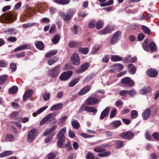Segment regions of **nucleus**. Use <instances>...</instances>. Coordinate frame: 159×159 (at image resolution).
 Returning <instances> with one entry per match:
<instances>
[{"label":"nucleus","instance_id":"obj_9","mask_svg":"<svg viewBox=\"0 0 159 159\" xmlns=\"http://www.w3.org/2000/svg\"><path fill=\"white\" fill-rule=\"evenodd\" d=\"M66 131V127H64L61 129L57 133V136L58 140H65V137L64 134Z\"/></svg>","mask_w":159,"mask_h":159},{"label":"nucleus","instance_id":"obj_38","mask_svg":"<svg viewBox=\"0 0 159 159\" xmlns=\"http://www.w3.org/2000/svg\"><path fill=\"white\" fill-rule=\"evenodd\" d=\"M142 29L143 30V32L145 33L148 34H150L151 30L147 26L145 25H142Z\"/></svg>","mask_w":159,"mask_h":159},{"label":"nucleus","instance_id":"obj_24","mask_svg":"<svg viewBox=\"0 0 159 159\" xmlns=\"http://www.w3.org/2000/svg\"><path fill=\"white\" fill-rule=\"evenodd\" d=\"M5 139L6 141L11 142L14 141V137L11 134H7L5 136Z\"/></svg>","mask_w":159,"mask_h":159},{"label":"nucleus","instance_id":"obj_63","mask_svg":"<svg viewBox=\"0 0 159 159\" xmlns=\"http://www.w3.org/2000/svg\"><path fill=\"white\" fill-rule=\"evenodd\" d=\"M56 29V27L55 25H52L49 30V33L50 34H52L55 32Z\"/></svg>","mask_w":159,"mask_h":159},{"label":"nucleus","instance_id":"obj_1","mask_svg":"<svg viewBox=\"0 0 159 159\" xmlns=\"http://www.w3.org/2000/svg\"><path fill=\"white\" fill-rule=\"evenodd\" d=\"M15 16L10 12H7L2 14L0 16V21L2 23H12L15 20Z\"/></svg>","mask_w":159,"mask_h":159},{"label":"nucleus","instance_id":"obj_31","mask_svg":"<svg viewBox=\"0 0 159 159\" xmlns=\"http://www.w3.org/2000/svg\"><path fill=\"white\" fill-rule=\"evenodd\" d=\"M13 153V152L11 151H6L0 154V157H2L11 155Z\"/></svg>","mask_w":159,"mask_h":159},{"label":"nucleus","instance_id":"obj_20","mask_svg":"<svg viewBox=\"0 0 159 159\" xmlns=\"http://www.w3.org/2000/svg\"><path fill=\"white\" fill-rule=\"evenodd\" d=\"M91 89L90 86H86L83 88L79 93V94L80 95H82L89 91Z\"/></svg>","mask_w":159,"mask_h":159},{"label":"nucleus","instance_id":"obj_15","mask_svg":"<svg viewBox=\"0 0 159 159\" xmlns=\"http://www.w3.org/2000/svg\"><path fill=\"white\" fill-rule=\"evenodd\" d=\"M52 113L48 114L41 120L40 123V125H43L48 120H50L52 119Z\"/></svg>","mask_w":159,"mask_h":159},{"label":"nucleus","instance_id":"obj_3","mask_svg":"<svg viewBox=\"0 0 159 159\" xmlns=\"http://www.w3.org/2000/svg\"><path fill=\"white\" fill-rule=\"evenodd\" d=\"M94 151L97 152H102L98 153V156L101 157H104L111 154V152L109 151L104 152L105 149L99 146L96 147L93 149Z\"/></svg>","mask_w":159,"mask_h":159},{"label":"nucleus","instance_id":"obj_25","mask_svg":"<svg viewBox=\"0 0 159 159\" xmlns=\"http://www.w3.org/2000/svg\"><path fill=\"white\" fill-rule=\"evenodd\" d=\"M128 68L130 73L134 74L135 73L136 69L133 64H129L128 66Z\"/></svg>","mask_w":159,"mask_h":159},{"label":"nucleus","instance_id":"obj_30","mask_svg":"<svg viewBox=\"0 0 159 159\" xmlns=\"http://www.w3.org/2000/svg\"><path fill=\"white\" fill-rule=\"evenodd\" d=\"M48 107V106H46L39 109L37 111L33 113V116L34 117L36 116L37 115L39 114L47 109Z\"/></svg>","mask_w":159,"mask_h":159},{"label":"nucleus","instance_id":"obj_5","mask_svg":"<svg viewBox=\"0 0 159 159\" xmlns=\"http://www.w3.org/2000/svg\"><path fill=\"white\" fill-rule=\"evenodd\" d=\"M121 82L125 86L130 87L134 85V82L129 77H126L122 79Z\"/></svg>","mask_w":159,"mask_h":159},{"label":"nucleus","instance_id":"obj_32","mask_svg":"<svg viewBox=\"0 0 159 159\" xmlns=\"http://www.w3.org/2000/svg\"><path fill=\"white\" fill-rule=\"evenodd\" d=\"M57 52V50H52L48 52L46 54V57L47 58H49L53 55H56Z\"/></svg>","mask_w":159,"mask_h":159},{"label":"nucleus","instance_id":"obj_41","mask_svg":"<svg viewBox=\"0 0 159 159\" xmlns=\"http://www.w3.org/2000/svg\"><path fill=\"white\" fill-rule=\"evenodd\" d=\"M121 33L120 31H118L115 33L113 37L114 38V39H115L118 41L120 38Z\"/></svg>","mask_w":159,"mask_h":159},{"label":"nucleus","instance_id":"obj_55","mask_svg":"<svg viewBox=\"0 0 159 159\" xmlns=\"http://www.w3.org/2000/svg\"><path fill=\"white\" fill-rule=\"evenodd\" d=\"M99 48V47L98 45L95 46L93 48L91 52L92 54L96 53Z\"/></svg>","mask_w":159,"mask_h":159},{"label":"nucleus","instance_id":"obj_46","mask_svg":"<svg viewBox=\"0 0 159 159\" xmlns=\"http://www.w3.org/2000/svg\"><path fill=\"white\" fill-rule=\"evenodd\" d=\"M50 94L49 93H45L43 95V98L44 100L45 101H48L50 97Z\"/></svg>","mask_w":159,"mask_h":159},{"label":"nucleus","instance_id":"obj_35","mask_svg":"<svg viewBox=\"0 0 159 159\" xmlns=\"http://www.w3.org/2000/svg\"><path fill=\"white\" fill-rule=\"evenodd\" d=\"M111 59L112 61H122V58L118 55L112 56L111 57Z\"/></svg>","mask_w":159,"mask_h":159},{"label":"nucleus","instance_id":"obj_7","mask_svg":"<svg viewBox=\"0 0 159 159\" xmlns=\"http://www.w3.org/2000/svg\"><path fill=\"white\" fill-rule=\"evenodd\" d=\"M37 136L36 130L33 129L28 133L27 137V140L29 142L33 141Z\"/></svg>","mask_w":159,"mask_h":159},{"label":"nucleus","instance_id":"obj_51","mask_svg":"<svg viewBox=\"0 0 159 159\" xmlns=\"http://www.w3.org/2000/svg\"><path fill=\"white\" fill-rule=\"evenodd\" d=\"M57 152H52L49 153L48 155V159H52L55 158L57 155Z\"/></svg>","mask_w":159,"mask_h":159},{"label":"nucleus","instance_id":"obj_37","mask_svg":"<svg viewBox=\"0 0 159 159\" xmlns=\"http://www.w3.org/2000/svg\"><path fill=\"white\" fill-rule=\"evenodd\" d=\"M79 79L78 78H75L73 79L69 83V85L70 87H73L79 81Z\"/></svg>","mask_w":159,"mask_h":159},{"label":"nucleus","instance_id":"obj_50","mask_svg":"<svg viewBox=\"0 0 159 159\" xmlns=\"http://www.w3.org/2000/svg\"><path fill=\"white\" fill-rule=\"evenodd\" d=\"M152 136L155 140L159 141V134L158 133L155 132L153 133Z\"/></svg>","mask_w":159,"mask_h":159},{"label":"nucleus","instance_id":"obj_12","mask_svg":"<svg viewBox=\"0 0 159 159\" xmlns=\"http://www.w3.org/2000/svg\"><path fill=\"white\" fill-rule=\"evenodd\" d=\"M89 64L88 63H85L83 64L82 66L80 67L77 71V74H79L85 71L88 69Z\"/></svg>","mask_w":159,"mask_h":159},{"label":"nucleus","instance_id":"obj_19","mask_svg":"<svg viewBox=\"0 0 159 159\" xmlns=\"http://www.w3.org/2000/svg\"><path fill=\"white\" fill-rule=\"evenodd\" d=\"M56 125H54L50 128L47 129L43 133V135L45 136L48 135L50 133L52 132L57 128Z\"/></svg>","mask_w":159,"mask_h":159},{"label":"nucleus","instance_id":"obj_59","mask_svg":"<svg viewBox=\"0 0 159 159\" xmlns=\"http://www.w3.org/2000/svg\"><path fill=\"white\" fill-rule=\"evenodd\" d=\"M81 136L84 138H90L93 136L92 135L87 134L84 133H82L80 134Z\"/></svg>","mask_w":159,"mask_h":159},{"label":"nucleus","instance_id":"obj_4","mask_svg":"<svg viewBox=\"0 0 159 159\" xmlns=\"http://www.w3.org/2000/svg\"><path fill=\"white\" fill-rule=\"evenodd\" d=\"M60 65H59L48 71V75L52 77H55L59 74Z\"/></svg>","mask_w":159,"mask_h":159},{"label":"nucleus","instance_id":"obj_48","mask_svg":"<svg viewBox=\"0 0 159 159\" xmlns=\"http://www.w3.org/2000/svg\"><path fill=\"white\" fill-rule=\"evenodd\" d=\"M56 133H54L52 134H51L50 136L48 137L47 138H46L45 140V143H48L50 141L52 140L53 136Z\"/></svg>","mask_w":159,"mask_h":159},{"label":"nucleus","instance_id":"obj_52","mask_svg":"<svg viewBox=\"0 0 159 159\" xmlns=\"http://www.w3.org/2000/svg\"><path fill=\"white\" fill-rule=\"evenodd\" d=\"M87 159H95L94 154L91 152H89L86 156Z\"/></svg>","mask_w":159,"mask_h":159},{"label":"nucleus","instance_id":"obj_10","mask_svg":"<svg viewBox=\"0 0 159 159\" xmlns=\"http://www.w3.org/2000/svg\"><path fill=\"white\" fill-rule=\"evenodd\" d=\"M98 99L96 98L89 97L85 101V104L87 105H93L96 104L98 102Z\"/></svg>","mask_w":159,"mask_h":159},{"label":"nucleus","instance_id":"obj_54","mask_svg":"<svg viewBox=\"0 0 159 159\" xmlns=\"http://www.w3.org/2000/svg\"><path fill=\"white\" fill-rule=\"evenodd\" d=\"M114 66L116 68V69L121 70L123 69V66L121 64H116L114 65Z\"/></svg>","mask_w":159,"mask_h":159},{"label":"nucleus","instance_id":"obj_18","mask_svg":"<svg viewBox=\"0 0 159 159\" xmlns=\"http://www.w3.org/2000/svg\"><path fill=\"white\" fill-rule=\"evenodd\" d=\"M110 109L109 107H107L101 113L100 119H103L104 117L107 116L109 114Z\"/></svg>","mask_w":159,"mask_h":159},{"label":"nucleus","instance_id":"obj_62","mask_svg":"<svg viewBox=\"0 0 159 159\" xmlns=\"http://www.w3.org/2000/svg\"><path fill=\"white\" fill-rule=\"evenodd\" d=\"M18 112L16 111L11 114V117L12 119H16L18 116Z\"/></svg>","mask_w":159,"mask_h":159},{"label":"nucleus","instance_id":"obj_8","mask_svg":"<svg viewBox=\"0 0 159 159\" xmlns=\"http://www.w3.org/2000/svg\"><path fill=\"white\" fill-rule=\"evenodd\" d=\"M71 61L74 65H78L80 63V58L78 54L76 53H74L71 57Z\"/></svg>","mask_w":159,"mask_h":159},{"label":"nucleus","instance_id":"obj_64","mask_svg":"<svg viewBox=\"0 0 159 159\" xmlns=\"http://www.w3.org/2000/svg\"><path fill=\"white\" fill-rule=\"evenodd\" d=\"M144 37L145 35L143 34L140 33L138 36V40L139 41H141L144 38Z\"/></svg>","mask_w":159,"mask_h":159},{"label":"nucleus","instance_id":"obj_23","mask_svg":"<svg viewBox=\"0 0 159 159\" xmlns=\"http://www.w3.org/2000/svg\"><path fill=\"white\" fill-rule=\"evenodd\" d=\"M82 44L81 42L77 43L74 41H71L69 43V45L70 47L72 48L81 46Z\"/></svg>","mask_w":159,"mask_h":159},{"label":"nucleus","instance_id":"obj_61","mask_svg":"<svg viewBox=\"0 0 159 159\" xmlns=\"http://www.w3.org/2000/svg\"><path fill=\"white\" fill-rule=\"evenodd\" d=\"M129 94L131 97H133L136 95V92L135 90L131 89L128 91Z\"/></svg>","mask_w":159,"mask_h":159},{"label":"nucleus","instance_id":"obj_6","mask_svg":"<svg viewBox=\"0 0 159 159\" xmlns=\"http://www.w3.org/2000/svg\"><path fill=\"white\" fill-rule=\"evenodd\" d=\"M72 75L71 71H68L63 73L60 76L59 79L61 81H65L68 79Z\"/></svg>","mask_w":159,"mask_h":159},{"label":"nucleus","instance_id":"obj_29","mask_svg":"<svg viewBox=\"0 0 159 159\" xmlns=\"http://www.w3.org/2000/svg\"><path fill=\"white\" fill-rule=\"evenodd\" d=\"M71 125L73 127L76 129H79L80 127V124L76 120H73L71 122Z\"/></svg>","mask_w":159,"mask_h":159},{"label":"nucleus","instance_id":"obj_40","mask_svg":"<svg viewBox=\"0 0 159 159\" xmlns=\"http://www.w3.org/2000/svg\"><path fill=\"white\" fill-rule=\"evenodd\" d=\"M143 49L146 51H148L149 49V46L148 44V40H145L143 44Z\"/></svg>","mask_w":159,"mask_h":159},{"label":"nucleus","instance_id":"obj_34","mask_svg":"<svg viewBox=\"0 0 159 159\" xmlns=\"http://www.w3.org/2000/svg\"><path fill=\"white\" fill-rule=\"evenodd\" d=\"M60 39V36L58 34L55 35L52 39V41L54 44L57 43Z\"/></svg>","mask_w":159,"mask_h":159},{"label":"nucleus","instance_id":"obj_28","mask_svg":"<svg viewBox=\"0 0 159 159\" xmlns=\"http://www.w3.org/2000/svg\"><path fill=\"white\" fill-rule=\"evenodd\" d=\"M63 104L61 103H59L53 106L50 108L51 111H53L55 110H58L61 108L63 106Z\"/></svg>","mask_w":159,"mask_h":159},{"label":"nucleus","instance_id":"obj_14","mask_svg":"<svg viewBox=\"0 0 159 159\" xmlns=\"http://www.w3.org/2000/svg\"><path fill=\"white\" fill-rule=\"evenodd\" d=\"M151 114V111L150 109H147L143 112L142 115L144 120L148 119Z\"/></svg>","mask_w":159,"mask_h":159},{"label":"nucleus","instance_id":"obj_13","mask_svg":"<svg viewBox=\"0 0 159 159\" xmlns=\"http://www.w3.org/2000/svg\"><path fill=\"white\" fill-rule=\"evenodd\" d=\"M120 136L121 137L124 139H128L133 137L134 136V134L131 132L127 131L121 133Z\"/></svg>","mask_w":159,"mask_h":159},{"label":"nucleus","instance_id":"obj_17","mask_svg":"<svg viewBox=\"0 0 159 159\" xmlns=\"http://www.w3.org/2000/svg\"><path fill=\"white\" fill-rule=\"evenodd\" d=\"M33 93V91L32 90H28L25 92L23 98V101H25L27 98H29L31 96Z\"/></svg>","mask_w":159,"mask_h":159},{"label":"nucleus","instance_id":"obj_56","mask_svg":"<svg viewBox=\"0 0 159 159\" xmlns=\"http://www.w3.org/2000/svg\"><path fill=\"white\" fill-rule=\"evenodd\" d=\"M132 58L130 56H129L123 60V61L125 63L131 62L130 61H131Z\"/></svg>","mask_w":159,"mask_h":159},{"label":"nucleus","instance_id":"obj_2","mask_svg":"<svg viewBox=\"0 0 159 159\" xmlns=\"http://www.w3.org/2000/svg\"><path fill=\"white\" fill-rule=\"evenodd\" d=\"M75 11L74 9H69L67 11V14L63 12H60L59 14L60 16L64 20L69 21L70 20L75 13Z\"/></svg>","mask_w":159,"mask_h":159},{"label":"nucleus","instance_id":"obj_16","mask_svg":"<svg viewBox=\"0 0 159 159\" xmlns=\"http://www.w3.org/2000/svg\"><path fill=\"white\" fill-rule=\"evenodd\" d=\"M158 72L156 70L150 69L147 71L148 74L151 77H155L157 76L158 74Z\"/></svg>","mask_w":159,"mask_h":159},{"label":"nucleus","instance_id":"obj_36","mask_svg":"<svg viewBox=\"0 0 159 159\" xmlns=\"http://www.w3.org/2000/svg\"><path fill=\"white\" fill-rule=\"evenodd\" d=\"M103 25V21L101 20H99L96 23V28L98 30H99L101 29Z\"/></svg>","mask_w":159,"mask_h":159},{"label":"nucleus","instance_id":"obj_53","mask_svg":"<svg viewBox=\"0 0 159 159\" xmlns=\"http://www.w3.org/2000/svg\"><path fill=\"white\" fill-rule=\"evenodd\" d=\"M131 117L132 118H135L138 116V113L135 110L132 111L131 112Z\"/></svg>","mask_w":159,"mask_h":159},{"label":"nucleus","instance_id":"obj_33","mask_svg":"<svg viewBox=\"0 0 159 159\" xmlns=\"http://www.w3.org/2000/svg\"><path fill=\"white\" fill-rule=\"evenodd\" d=\"M58 58L55 57L49 59L48 61V63L49 65H51L58 61Z\"/></svg>","mask_w":159,"mask_h":159},{"label":"nucleus","instance_id":"obj_39","mask_svg":"<svg viewBox=\"0 0 159 159\" xmlns=\"http://www.w3.org/2000/svg\"><path fill=\"white\" fill-rule=\"evenodd\" d=\"M18 88L16 86H14L9 90V93L10 94H13L18 91Z\"/></svg>","mask_w":159,"mask_h":159},{"label":"nucleus","instance_id":"obj_42","mask_svg":"<svg viewBox=\"0 0 159 159\" xmlns=\"http://www.w3.org/2000/svg\"><path fill=\"white\" fill-rule=\"evenodd\" d=\"M79 50L82 54H87L89 51V49L88 48H80L79 49Z\"/></svg>","mask_w":159,"mask_h":159},{"label":"nucleus","instance_id":"obj_60","mask_svg":"<svg viewBox=\"0 0 159 159\" xmlns=\"http://www.w3.org/2000/svg\"><path fill=\"white\" fill-rule=\"evenodd\" d=\"M128 91L127 90H123L120 92V94L122 96H125L128 94Z\"/></svg>","mask_w":159,"mask_h":159},{"label":"nucleus","instance_id":"obj_58","mask_svg":"<svg viewBox=\"0 0 159 159\" xmlns=\"http://www.w3.org/2000/svg\"><path fill=\"white\" fill-rule=\"evenodd\" d=\"M116 108H114L112 110L111 112L110 115V117L111 118H113L116 115Z\"/></svg>","mask_w":159,"mask_h":159},{"label":"nucleus","instance_id":"obj_47","mask_svg":"<svg viewBox=\"0 0 159 159\" xmlns=\"http://www.w3.org/2000/svg\"><path fill=\"white\" fill-rule=\"evenodd\" d=\"M113 2V0H110L109 1L104 3H100V5L102 7H103L106 6H109L112 4Z\"/></svg>","mask_w":159,"mask_h":159},{"label":"nucleus","instance_id":"obj_44","mask_svg":"<svg viewBox=\"0 0 159 159\" xmlns=\"http://www.w3.org/2000/svg\"><path fill=\"white\" fill-rule=\"evenodd\" d=\"M7 78V75H3L0 77V85L6 81Z\"/></svg>","mask_w":159,"mask_h":159},{"label":"nucleus","instance_id":"obj_43","mask_svg":"<svg viewBox=\"0 0 159 159\" xmlns=\"http://www.w3.org/2000/svg\"><path fill=\"white\" fill-rule=\"evenodd\" d=\"M65 140H58L57 142V144L58 147L59 148H62L64 147V143L65 142Z\"/></svg>","mask_w":159,"mask_h":159},{"label":"nucleus","instance_id":"obj_11","mask_svg":"<svg viewBox=\"0 0 159 159\" xmlns=\"http://www.w3.org/2000/svg\"><path fill=\"white\" fill-rule=\"evenodd\" d=\"M114 29V26L113 25H109L107 26L105 29L99 31L101 34H105L110 32Z\"/></svg>","mask_w":159,"mask_h":159},{"label":"nucleus","instance_id":"obj_26","mask_svg":"<svg viewBox=\"0 0 159 159\" xmlns=\"http://www.w3.org/2000/svg\"><path fill=\"white\" fill-rule=\"evenodd\" d=\"M35 46L36 47L40 50H43L44 47L43 42L41 41H38L36 42Z\"/></svg>","mask_w":159,"mask_h":159},{"label":"nucleus","instance_id":"obj_27","mask_svg":"<svg viewBox=\"0 0 159 159\" xmlns=\"http://www.w3.org/2000/svg\"><path fill=\"white\" fill-rule=\"evenodd\" d=\"M85 110L88 112H92L94 113H96L97 110L93 107L85 106Z\"/></svg>","mask_w":159,"mask_h":159},{"label":"nucleus","instance_id":"obj_21","mask_svg":"<svg viewBox=\"0 0 159 159\" xmlns=\"http://www.w3.org/2000/svg\"><path fill=\"white\" fill-rule=\"evenodd\" d=\"M151 91V89L149 87L146 86L141 89L139 91V93L140 94L144 95L147 93L150 92Z\"/></svg>","mask_w":159,"mask_h":159},{"label":"nucleus","instance_id":"obj_22","mask_svg":"<svg viewBox=\"0 0 159 159\" xmlns=\"http://www.w3.org/2000/svg\"><path fill=\"white\" fill-rule=\"evenodd\" d=\"M30 48V46L29 44H23L16 48L15 49L14 51L15 52H17L19 51L24 50L26 49H29Z\"/></svg>","mask_w":159,"mask_h":159},{"label":"nucleus","instance_id":"obj_57","mask_svg":"<svg viewBox=\"0 0 159 159\" xmlns=\"http://www.w3.org/2000/svg\"><path fill=\"white\" fill-rule=\"evenodd\" d=\"M35 24L34 23H28L23 24V27L25 28H28L32 26L33 25H34Z\"/></svg>","mask_w":159,"mask_h":159},{"label":"nucleus","instance_id":"obj_49","mask_svg":"<svg viewBox=\"0 0 159 159\" xmlns=\"http://www.w3.org/2000/svg\"><path fill=\"white\" fill-rule=\"evenodd\" d=\"M121 122L120 120H117L114 121L112 123V124H113L115 127H117L120 126L121 124Z\"/></svg>","mask_w":159,"mask_h":159},{"label":"nucleus","instance_id":"obj_45","mask_svg":"<svg viewBox=\"0 0 159 159\" xmlns=\"http://www.w3.org/2000/svg\"><path fill=\"white\" fill-rule=\"evenodd\" d=\"M149 47L151 50L152 51H154L157 49L156 45L153 42H151L150 43Z\"/></svg>","mask_w":159,"mask_h":159}]
</instances>
